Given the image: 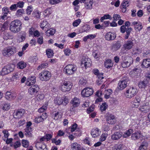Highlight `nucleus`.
Wrapping results in <instances>:
<instances>
[{
    "label": "nucleus",
    "instance_id": "obj_1",
    "mask_svg": "<svg viewBox=\"0 0 150 150\" xmlns=\"http://www.w3.org/2000/svg\"><path fill=\"white\" fill-rule=\"evenodd\" d=\"M21 25L22 23L20 20H16L11 22L9 30L14 33H17L21 30Z\"/></svg>",
    "mask_w": 150,
    "mask_h": 150
},
{
    "label": "nucleus",
    "instance_id": "obj_2",
    "mask_svg": "<svg viewBox=\"0 0 150 150\" xmlns=\"http://www.w3.org/2000/svg\"><path fill=\"white\" fill-rule=\"evenodd\" d=\"M72 86V83L71 82L69 81H65L61 83L59 88L62 92H66L71 90Z\"/></svg>",
    "mask_w": 150,
    "mask_h": 150
},
{
    "label": "nucleus",
    "instance_id": "obj_3",
    "mask_svg": "<svg viewBox=\"0 0 150 150\" xmlns=\"http://www.w3.org/2000/svg\"><path fill=\"white\" fill-rule=\"evenodd\" d=\"M15 68V66L13 64H8L5 66L0 72V75L4 76L13 71Z\"/></svg>",
    "mask_w": 150,
    "mask_h": 150
},
{
    "label": "nucleus",
    "instance_id": "obj_4",
    "mask_svg": "<svg viewBox=\"0 0 150 150\" xmlns=\"http://www.w3.org/2000/svg\"><path fill=\"white\" fill-rule=\"evenodd\" d=\"M137 88L132 87L128 88L125 93L127 98H131L137 94Z\"/></svg>",
    "mask_w": 150,
    "mask_h": 150
},
{
    "label": "nucleus",
    "instance_id": "obj_5",
    "mask_svg": "<svg viewBox=\"0 0 150 150\" xmlns=\"http://www.w3.org/2000/svg\"><path fill=\"white\" fill-rule=\"evenodd\" d=\"M39 89L38 85H32L28 89V93L30 95L33 96L38 92Z\"/></svg>",
    "mask_w": 150,
    "mask_h": 150
},
{
    "label": "nucleus",
    "instance_id": "obj_6",
    "mask_svg": "<svg viewBox=\"0 0 150 150\" xmlns=\"http://www.w3.org/2000/svg\"><path fill=\"white\" fill-rule=\"evenodd\" d=\"M40 79L42 81L49 80L51 77L50 73L47 71L42 72L39 74Z\"/></svg>",
    "mask_w": 150,
    "mask_h": 150
},
{
    "label": "nucleus",
    "instance_id": "obj_7",
    "mask_svg": "<svg viewBox=\"0 0 150 150\" xmlns=\"http://www.w3.org/2000/svg\"><path fill=\"white\" fill-rule=\"evenodd\" d=\"M76 68L75 65H68L66 66L64 69L66 73L69 75L72 74L76 71Z\"/></svg>",
    "mask_w": 150,
    "mask_h": 150
},
{
    "label": "nucleus",
    "instance_id": "obj_8",
    "mask_svg": "<svg viewBox=\"0 0 150 150\" xmlns=\"http://www.w3.org/2000/svg\"><path fill=\"white\" fill-rule=\"evenodd\" d=\"M133 59L131 57H128L124 59L122 62L121 65L122 67L124 68L129 67L133 63Z\"/></svg>",
    "mask_w": 150,
    "mask_h": 150
},
{
    "label": "nucleus",
    "instance_id": "obj_9",
    "mask_svg": "<svg viewBox=\"0 0 150 150\" xmlns=\"http://www.w3.org/2000/svg\"><path fill=\"white\" fill-rule=\"evenodd\" d=\"M91 61L90 58L83 57L81 60V65L82 67H85L86 68L87 67H89L91 65Z\"/></svg>",
    "mask_w": 150,
    "mask_h": 150
},
{
    "label": "nucleus",
    "instance_id": "obj_10",
    "mask_svg": "<svg viewBox=\"0 0 150 150\" xmlns=\"http://www.w3.org/2000/svg\"><path fill=\"white\" fill-rule=\"evenodd\" d=\"M93 93L92 88L88 87L84 88L81 91V95L83 97H88L91 95Z\"/></svg>",
    "mask_w": 150,
    "mask_h": 150
},
{
    "label": "nucleus",
    "instance_id": "obj_11",
    "mask_svg": "<svg viewBox=\"0 0 150 150\" xmlns=\"http://www.w3.org/2000/svg\"><path fill=\"white\" fill-rule=\"evenodd\" d=\"M80 2L81 3H84L85 7L87 9H90L92 8L93 0H80Z\"/></svg>",
    "mask_w": 150,
    "mask_h": 150
},
{
    "label": "nucleus",
    "instance_id": "obj_12",
    "mask_svg": "<svg viewBox=\"0 0 150 150\" xmlns=\"http://www.w3.org/2000/svg\"><path fill=\"white\" fill-rule=\"evenodd\" d=\"M106 118L107 122L110 124H113L116 121L115 116L111 114H107Z\"/></svg>",
    "mask_w": 150,
    "mask_h": 150
},
{
    "label": "nucleus",
    "instance_id": "obj_13",
    "mask_svg": "<svg viewBox=\"0 0 150 150\" xmlns=\"http://www.w3.org/2000/svg\"><path fill=\"white\" fill-rule=\"evenodd\" d=\"M132 25L134 26V30L137 32L140 31L143 27L142 23L139 22H133Z\"/></svg>",
    "mask_w": 150,
    "mask_h": 150
},
{
    "label": "nucleus",
    "instance_id": "obj_14",
    "mask_svg": "<svg viewBox=\"0 0 150 150\" xmlns=\"http://www.w3.org/2000/svg\"><path fill=\"white\" fill-rule=\"evenodd\" d=\"M127 82L128 81L126 79L120 81L118 84V88L120 90L123 89L127 86Z\"/></svg>",
    "mask_w": 150,
    "mask_h": 150
},
{
    "label": "nucleus",
    "instance_id": "obj_15",
    "mask_svg": "<svg viewBox=\"0 0 150 150\" xmlns=\"http://www.w3.org/2000/svg\"><path fill=\"white\" fill-rule=\"evenodd\" d=\"M101 133V131L98 128L93 129L91 131V134L94 138L99 136Z\"/></svg>",
    "mask_w": 150,
    "mask_h": 150
},
{
    "label": "nucleus",
    "instance_id": "obj_16",
    "mask_svg": "<svg viewBox=\"0 0 150 150\" xmlns=\"http://www.w3.org/2000/svg\"><path fill=\"white\" fill-rule=\"evenodd\" d=\"M47 113H44L38 117H36L34 119V121L35 122L39 123L43 121L45 119L47 118Z\"/></svg>",
    "mask_w": 150,
    "mask_h": 150
},
{
    "label": "nucleus",
    "instance_id": "obj_17",
    "mask_svg": "<svg viewBox=\"0 0 150 150\" xmlns=\"http://www.w3.org/2000/svg\"><path fill=\"white\" fill-rule=\"evenodd\" d=\"M116 35L114 33L108 32L105 35V39L108 41L114 40L116 37Z\"/></svg>",
    "mask_w": 150,
    "mask_h": 150
},
{
    "label": "nucleus",
    "instance_id": "obj_18",
    "mask_svg": "<svg viewBox=\"0 0 150 150\" xmlns=\"http://www.w3.org/2000/svg\"><path fill=\"white\" fill-rule=\"evenodd\" d=\"M14 52V50L13 48H8L3 50V54L5 56H10L13 54Z\"/></svg>",
    "mask_w": 150,
    "mask_h": 150
},
{
    "label": "nucleus",
    "instance_id": "obj_19",
    "mask_svg": "<svg viewBox=\"0 0 150 150\" xmlns=\"http://www.w3.org/2000/svg\"><path fill=\"white\" fill-rule=\"evenodd\" d=\"M122 136L121 132H116L111 135V138L113 140H115L120 139Z\"/></svg>",
    "mask_w": 150,
    "mask_h": 150
},
{
    "label": "nucleus",
    "instance_id": "obj_20",
    "mask_svg": "<svg viewBox=\"0 0 150 150\" xmlns=\"http://www.w3.org/2000/svg\"><path fill=\"white\" fill-rule=\"evenodd\" d=\"M24 110L22 109L16 111L13 114L14 117L16 118H21L24 114Z\"/></svg>",
    "mask_w": 150,
    "mask_h": 150
},
{
    "label": "nucleus",
    "instance_id": "obj_21",
    "mask_svg": "<svg viewBox=\"0 0 150 150\" xmlns=\"http://www.w3.org/2000/svg\"><path fill=\"white\" fill-rule=\"evenodd\" d=\"M16 97V95L15 93L10 92H7L5 96L6 99L8 100H13Z\"/></svg>",
    "mask_w": 150,
    "mask_h": 150
},
{
    "label": "nucleus",
    "instance_id": "obj_22",
    "mask_svg": "<svg viewBox=\"0 0 150 150\" xmlns=\"http://www.w3.org/2000/svg\"><path fill=\"white\" fill-rule=\"evenodd\" d=\"M134 45L132 41L128 40L124 45L123 47L125 49L129 50L132 48Z\"/></svg>",
    "mask_w": 150,
    "mask_h": 150
},
{
    "label": "nucleus",
    "instance_id": "obj_23",
    "mask_svg": "<svg viewBox=\"0 0 150 150\" xmlns=\"http://www.w3.org/2000/svg\"><path fill=\"white\" fill-rule=\"evenodd\" d=\"M80 100L79 98L74 97L71 100L70 103L74 107L78 106L80 103Z\"/></svg>",
    "mask_w": 150,
    "mask_h": 150
},
{
    "label": "nucleus",
    "instance_id": "obj_24",
    "mask_svg": "<svg viewBox=\"0 0 150 150\" xmlns=\"http://www.w3.org/2000/svg\"><path fill=\"white\" fill-rule=\"evenodd\" d=\"M41 28L43 30L46 31L47 29L50 28V25L46 21H43L40 23Z\"/></svg>",
    "mask_w": 150,
    "mask_h": 150
},
{
    "label": "nucleus",
    "instance_id": "obj_25",
    "mask_svg": "<svg viewBox=\"0 0 150 150\" xmlns=\"http://www.w3.org/2000/svg\"><path fill=\"white\" fill-rule=\"evenodd\" d=\"M140 70L138 68H134L132 69L129 72V74L132 76L135 77L138 76L139 74Z\"/></svg>",
    "mask_w": 150,
    "mask_h": 150
},
{
    "label": "nucleus",
    "instance_id": "obj_26",
    "mask_svg": "<svg viewBox=\"0 0 150 150\" xmlns=\"http://www.w3.org/2000/svg\"><path fill=\"white\" fill-rule=\"evenodd\" d=\"M141 135L142 134L140 131H136L132 134L131 138L134 140H136L139 139Z\"/></svg>",
    "mask_w": 150,
    "mask_h": 150
},
{
    "label": "nucleus",
    "instance_id": "obj_27",
    "mask_svg": "<svg viewBox=\"0 0 150 150\" xmlns=\"http://www.w3.org/2000/svg\"><path fill=\"white\" fill-rule=\"evenodd\" d=\"M35 82V80L34 76L29 77L27 80L26 84L27 86H31L34 85L33 84Z\"/></svg>",
    "mask_w": 150,
    "mask_h": 150
},
{
    "label": "nucleus",
    "instance_id": "obj_28",
    "mask_svg": "<svg viewBox=\"0 0 150 150\" xmlns=\"http://www.w3.org/2000/svg\"><path fill=\"white\" fill-rule=\"evenodd\" d=\"M150 110V107L148 104L141 106L139 108L140 111L144 113L149 112Z\"/></svg>",
    "mask_w": 150,
    "mask_h": 150
},
{
    "label": "nucleus",
    "instance_id": "obj_29",
    "mask_svg": "<svg viewBox=\"0 0 150 150\" xmlns=\"http://www.w3.org/2000/svg\"><path fill=\"white\" fill-rule=\"evenodd\" d=\"M105 67L107 68H110L113 65V63L111 59H106L104 63Z\"/></svg>",
    "mask_w": 150,
    "mask_h": 150
},
{
    "label": "nucleus",
    "instance_id": "obj_30",
    "mask_svg": "<svg viewBox=\"0 0 150 150\" xmlns=\"http://www.w3.org/2000/svg\"><path fill=\"white\" fill-rule=\"evenodd\" d=\"M103 91V94L104 95V97L106 99L108 98L112 92V90L110 89L107 90H105Z\"/></svg>",
    "mask_w": 150,
    "mask_h": 150
},
{
    "label": "nucleus",
    "instance_id": "obj_31",
    "mask_svg": "<svg viewBox=\"0 0 150 150\" xmlns=\"http://www.w3.org/2000/svg\"><path fill=\"white\" fill-rule=\"evenodd\" d=\"M142 65L144 68H148L150 66V59H144Z\"/></svg>",
    "mask_w": 150,
    "mask_h": 150
},
{
    "label": "nucleus",
    "instance_id": "obj_32",
    "mask_svg": "<svg viewBox=\"0 0 150 150\" xmlns=\"http://www.w3.org/2000/svg\"><path fill=\"white\" fill-rule=\"evenodd\" d=\"M71 146L72 150H79L81 145L76 142H74L71 144Z\"/></svg>",
    "mask_w": 150,
    "mask_h": 150
},
{
    "label": "nucleus",
    "instance_id": "obj_33",
    "mask_svg": "<svg viewBox=\"0 0 150 150\" xmlns=\"http://www.w3.org/2000/svg\"><path fill=\"white\" fill-rule=\"evenodd\" d=\"M148 144L147 142L144 141L139 146V150H146L148 146Z\"/></svg>",
    "mask_w": 150,
    "mask_h": 150
},
{
    "label": "nucleus",
    "instance_id": "obj_34",
    "mask_svg": "<svg viewBox=\"0 0 150 150\" xmlns=\"http://www.w3.org/2000/svg\"><path fill=\"white\" fill-rule=\"evenodd\" d=\"M54 102L55 104L60 105L63 103V100L61 97H57L54 99Z\"/></svg>",
    "mask_w": 150,
    "mask_h": 150
},
{
    "label": "nucleus",
    "instance_id": "obj_35",
    "mask_svg": "<svg viewBox=\"0 0 150 150\" xmlns=\"http://www.w3.org/2000/svg\"><path fill=\"white\" fill-rule=\"evenodd\" d=\"M3 37L4 39L6 40L13 38V35L11 33L6 32L4 33Z\"/></svg>",
    "mask_w": 150,
    "mask_h": 150
},
{
    "label": "nucleus",
    "instance_id": "obj_36",
    "mask_svg": "<svg viewBox=\"0 0 150 150\" xmlns=\"http://www.w3.org/2000/svg\"><path fill=\"white\" fill-rule=\"evenodd\" d=\"M141 100L138 97L136 98L132 102V103L136 107H138L140 104Z\"/></svg>",
    "mask_w": 150,
    "mask_h": 150
},
{
    "label": "nucleus",
    "instance_id": "obj_37",
    "mask_svg": "<svg viewBox=\"0 0 150 150\" xmlns=\"http://www.w3.org/2000/svg\"><path fill=\"white\" fill-rule=\"evenodd\" d=\"M46 30L45 34L48 36H49L50 35H53L55 33V30L53 28H50V29H47Z\"/></svg>",
    "mask_w": 150,
    "mask_h": 150
},
{
    "label": "nucleus",
    "instance_id": "obj_38",
    "mask_svg": "<svg viewBox=\"0 0 150 150\" xmlns=\"http://www.w3.org/2000/svg\"><path fill=\"white\" fill-rule=\"evenodd\" d=\"M132 133V130L131 129H129L122 134V137L124 138H126L129 137Z\"/></svg>",
    "mask_w": 150,
    "mask_h": 150
},
{
    "label": "nucleus",
    "instance_id": "obj_39",
    "mask_svg": "<svg viewBox=\"0 0 150 150\" xmlns=\"http://www.w3.org/2000/svg\"><path fill=\"white\" fill-rule=\"evenodd\" d=\"M120 47L121 45L120 43L119 42H117L113 45L112 49L113 51H116L118 50Z\"/></svg>",
    "mask_w": 150,
    "mask_h": 150
},
{
    "label": "nucleus",
    "instance_id": "obj_40",
    "mask_svg": "<svg viewBox=\"0 0 150 150\" xmlns=\"http://www.w3.org/2000/svg\"><path fill=\"white\" fill-rule=\"evenodd\" d=\"M26 66V64L23 62H18L17 64V67L20 69H23Z\"/></svg>",
    "mask_w": 150,
    "mask_h": 150
},
{
    "label": "nucleus",
    "instance_id": "obj_41",
    "mask_svg": "<svg viewBox=\"0 0 150 150\" xmlns=\"http://www.w3.org/2000/svg\"><path fill=\"white\" fill-rule=\"evenodd\" d=\"M52 10L50 8H47L44 11V14L45 16H48L52 13Z\"/></svg>",
    "mask_w": 150,
    "mask_h": 150
},
{
    "label": "nucleus",
    "instance_id": "obj_42",
    "mask_svg": "<svg viewBox=\"0 0 150 150\" xmlns=\"http://www.w3.org/2000/svg\"><path fill=\"white\" fill-rule=\"evenodd\" d=\"M108 105L105 103H104L102 104L100 106V109L101 111L103 112L105 111L107 108Z\"/></svg>",
    "mask_w": 150,
    "mask_h": 150
},
{
    "label": "nucleus",
    "instance_id": "obj_43",
    "mask_svg": "<svg viewBox=\"0 0 150 150\" xmlns=\"http://www.w3.org/2000/svg\"><path fill=\"white\" fill-rule=\"evenodd\" d=\"M121 5L122 6V7L124 9H125L127 7L129 6V2L128 1L126 0H124Z\"/></svg>",
    "mask_w": 150,
    "mask_h": 150
},
{
    "label": "nucleus",
    "instance_id": "obj_44",
    "mask_svg": "<svg viewBox=\"0 0 150 150\" xmlns=\"http://www.w3.org/2000/svg\"><path fill=\"white\" fill-rule=\"evenodd\" d=\"M109 19L110 20L112 19V17L109 14L105 15L103 17H102L100 19V21L101 22H103V21L105 19Z\"/></svg>",
    "mask_w": 150,
    "mask_h": 150
},
{
    "label": "nucleus",
    "instance_id": "obj_45",
    "mask_svg": "<svg viewBox=\"0 0 150 150\" xmlns=\"http://www.w3.org/2000/svg\"><path fill=\"white\" fill-rule=\"evenodd\" d=\"M146 84L147 83L146 81H142L139 83L138 86L140 88H145Z\"/></svg>",
    "mask_w": 150,
    "mask_h": 150
},
{
    "label": "nucleus",
    "instance_id": "obj_46",
    "mask_svg": "<svg viewBox=\"0 0 150 150\" xmlns=\"http://www.w3.org/2000/svg\"><path fill=\"white\" fill-rule=\"evenodd\" d=\"M46 53L49 58L51 57L53 55L52 50L50 49H48L46 50Z\"/></svg>",
    "mask_w": 150,
    "mask_h": 150
},
{
    "label": "nucleus",
    "instance_id": "obj_47",
    "mask_svg": "<svg viewBox=\"0 0 150 150\" xmlns=\"http://www.w3.org/2000/svg\"><path fill=\"white\" fill-rule=\"evenodd\" d=\"M47 104H46L45 105L42 106L41 108H40L38 111L39 112H42L46 110L47 108Z\"/></svg>",
    "mask_w": 150,
    "mask_h": 150
},
{
    "label": "nucleus",
    "instance_id": "obj_48",
    "mask_svg": "<svg viewBox=\"0 0 150 150\" xmlns=\"http://www.w3.org/2000/svg\"><path fill=\"white\" fill-rule=\"evenodd\" d=\"M48 64L47 63H44L38 66L37 68L38 70H41L48 66Z\"/></svg>",
    "mask_w": 150,
    "mask_h": 150
},
{
    "label": "nucleus",
    "instance_id": "obj_49",
    "mask_svg": "<svg viewBox=\"0 0 150 150\" xmlns=\"http://www.w3.org/2000/svg\"><path fill=\"white\" fill-rule=\"evenodd\" d=\"M24 13V11L23 9H21L17 11L16 13V15L17 16L19 17L20 16Z\"/></svg>",
    "mask_w": 150,
    "mask_h": 150
},
{
    "label": "nucleus",
    "instance_id": "obj_50",
    "mask_svg": "<svg viewBox=\"0 0 150 150\" xmlns=\"http://www.w3.org/2000/svg\"><path fill=\"white\" fill-rule=\"evenodd\" d=\"M132 30V28H127L126 29V32L127 35H125V39H127L129 37L130 35V33Z\"/></svg>",
    "mask_w": 150,
    "mask_h": 150
},
{
    "label": "nucleus",
    "instance_id": "obj_51",
    "mask_svg": "<svg viewBox=\"0 0 150 150\" xmlns=\"http://www.w3.org/2000/svg\"><path fill=\"white\" fill-rule=\"evenodd\" d=\"M81 22L80 19H78L75 20L73 23L72 25L74 27L77 26Z\"/></svg>",
    "mask_w": 150,
    "mask_h": 150
},
{
    "label": "nucleus",
    "instance_id": "obj_52",
    "mask_svg": "<svg viewBox=\"0 0 150 150\" xmlns=\"http://www.w3.org/2000/svg\"><path fill=\"white\" fill-rule=\"evenodd\" d=\"M10 108V105L9 103H5L4 104L2 108L3 110H8Z\"/></svg>",
    "mask_w": 150,
    "mask_h": 150
},
{
    "label": "nucleus",
    "instance_id": "obj_53",
    "mask_svg": "<svg viewBox=\"0 0 150 150\" xmlns=\"http://www.w3.org/2000/svg\"><path fill=\"white\" fill-rule=\"evenodd\" d=\"M108 136V134L107 133H103L101 135L100 138V140L103 142L105 141Z\"/></svg>",
    "mask_w": 150,
    "mask_h": 150
},
{
    "label": "nucleus",
    "instance_id": "obj_54",
    "mask_svg": "<svg viewBox=\"0 0 150 150\" xmlns=\"http://www.w3.org/2000/svg\"><path fill=\"white\" fill-rule=\"evenodd\" d=\"M22 146L24 147L27 148L29 146V142L27 140H22Z\"/></svg>",
    "mask_w": 150,
    "mask_h": 150
},
{
    "label": "nucleus",
    "instance_id": "obj_55",
    "mask_svg": "<svg viewBox=\"0 0 150 150\" xmlns=\"http://www.w3.org/2000/svg\"><path fill=\"white\" fill-rule=\"evenodd\" d=\"M62 115L61 113L57 112L54 114V119L57 120L58 119H60L62 117Z\"/></svg>",
    "mask_w": 150,
    "mask_h": 150
},
{
    "label": "nucleus",
    "instance_id": "obj_56",
    "mask_svg": "<svg viewBox=\"0 0 150 150\" xmlns=\"http://www.w3.org/2000/svg\"><path fill=\"white\" fill-rule=\"evenodd\" d=\"M33 14L37 18H39L40 17V13L38 11H36L33 12Z\"/></svg>",
    "mask_w": 150,
    "mask_h": 150
},
{
    "label": "nucleus",
    "instance_id": "obj_57",
    "mask_svg": "<svg viewBox=\"0 0 150 150\" xmlns=\"http://www.w3.org/2000/svg\"><path fill=\"white\" fill-rule=\"evenodd\" d=\"M63 0H49L50 4L54 5L59 3L62 1Z\"/></svg>",
    "mask_w": 150,
    "mask_h": 150
},
{
    "label": "nucleus",
    "instance_id": "obj_58",
    "mask_svg": "<svg viewBox=\"0 0 150 150\" xmlns=\"http://www.w3.org/2000/svg\"><path fill=\"white\" fill-rule=\"evenodd\" d=\"M32 11V7L30 6H28L26 10V13L28 15H30Z\"/></svg>",
    "mask_w": 150,
    "mask_h": 150
},
{
    "label": "nucleus",
    "instance_id": "obj_59",
    "mask_svg": "<svg viewBox=\"0 0 150 150\" xmlns=\"http://www.w3.org/2000/svg\"><path fill=\"white\" fill-rule=\"evenodd\" d=\"M86 81L83 78H81L79 80V83L81 85H84L86 84Z\"/></svg>",
    "mask_w": 150,
    "mask_h": 150
},
{
    "label": "nucleus",
    "instance_id": "obj_60",
    "mask_svg": "<svg viewBox=\"0 0 150 150\" xmlns=\"http://www.w3.org/2000/svg\"><path fill=\"white\" fill-rule=\"evenodd\" d=\"M36 30L33 27H31L29 30V33L30 35H33L35 31Z\"/></svg>",
    "mask_w": 150,
    "mask_h": 150
},
{
    "label": "nucleus",
    "instance_id": "obj_61",
    "mask_svg": "<svg viewBox=\"0 0 150 150\" xmlns=\"http://www.w3.org/2000/svg\"><path fill=\"white\" fill-rule=\"evenodd\" d=\"M21 77V75L18 73H16L13 75L12 76V78L13 79L16 80L19 79Z\"/></svg>",
    "mask_w": 150,
    "mask_h": 150
},
{
    "label": "nucleus",
    "instance_id": "obj_62",
    "mask_svg": "<svg viewBox=\"0 0 150 150\" xmlns=\"http://www.w3.org/2000/svg\"><path fill=\"white\" fill-rule=\"evenodd\" d=\"M25 35H22L18 39V42H23L25 39Z\"/></svg>",
    "mask_w": 150,
    "mask_h": 150
},
{
    "label": "nucleus",
    "instance_id": "obj_63",
    "mask_svg": "<svg viewBox=\"0 0 150 150\" xmlns=\"http://www.w3.org/2000/svg\"><path fill=\"white\" fill-rule=\"evenodd\" d=\"M103 90H98L96 92V95L98 97H100L101 96L102 94H103Z\"/></svg>",
    "mask_w": 150,
    "mask_h": 150
},
{
    "label": "nucleus",
    "instance_id": "obj_64",
    "mask_svg": "<svg viewBox=\"0 0 150 150\" xmlns=\"http://www.w3.org/2000/svg\"><path fill=\"white\" fill-rule=\"evenodd\" d=\"M44 98V95L43 94H38L36 97L37 99L38 100H43Z\"/></svg>",
    "mask_w": 150,
    "mask_h": 150
}]
</instances>
